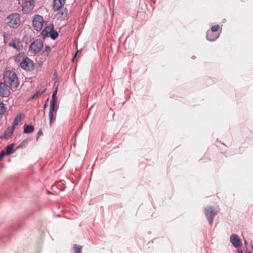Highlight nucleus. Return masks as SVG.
Instances as JSON below:
<instances>
[{
  "label": "nucleus",
  "instance_id": "f257e3e1",
  "mask_svg": "<svg viewBox=\"0 0 253 253\" xmlns=\"http://www.w3.org/2000/svg\"><path fill=\"white\" fill-rule=\"evenodd\" d=\"M4 83L8 84L11 87L16 88L19 85V82L16 74L13 71H7L3 75Z\"/></svg>",
  "mask_w": 253,
  "mask_h": 253
},
{
  "label": "nucleus",
  "instance_id": "f03ea898",
  "mask_svg": "<svg viewBox=\"0 0 253 253\" xmlns=\"http://www.w3.org/2000/svg\"><path fill=\"white\" fill-rule=\"evenodd\" d=\"M7 25L13 28H16L21 24L20 15L18 13H13L7 17Z\"/></svg>",
  "mask_w": 253,
  "mask_h": 253
},
{
  "label": "nucleus",
  "instance_id": "7ed1b4c3",
  "mask_svg": "<svg viewBox=\"0 0 253 253\" xmlns=\"http://www.w3.org/2000/svg\"><path fill=\"white\" fill-rule=\"evenodd\" d=\"M43 43L40 39H37L32 42L29 47V51L34 54L39 53L43 47Z\"/></svg>",
  "mask_w": 253,
  "mask_h": 253
},
{
  "label": "nucleus",
  "instance_id": "20e7f679",
  "mask_svg": "<svg viewBox=\"0 0 253 253\" xmlns=\"http://www.w3.org/2000/svg\"><path fill=\"white\" fill-rule=\"evenodd\" d=\"M217 213V211L212 206H208L206 208L205 214L211 225H212L214 217Z\"/></svg>",
  "mask_w": 253,
  "mask_h": 253
},
{
  "label": "nucleus",
  "instance_id": "39448f33",
  "mask_svg": "<svg viewBox=\"0 0 253 253\" xmlns=\"http://www.w3.org/2000/svg\"><path fill=\"white\" fill-rule=\"evenodd\" d=\"M43 23V17L40 15H35L32 21L33 26L34 29L37 31L42 30Z\"/></svg>",
  "mask_w": 253,
  "mask_h": 253
},
{
  "label": "nucleus",
  "instance_id": "423d86ee",
  "mask_svg": "<svg viewBox=\"0 0 253 253\" xmlns=\"http://www.w3.org/2000/svg\"><path fill=\"white\" fill-rule=\"evenodd\" d=\"M20 67L27 71H31L33 69L34 62L28 57H25L23 59L20 63Z\"/></svg>",
  "mask_w": 253,
  "mask_h": 253
},
{
  "label": "nucleus",
  "instance_id": "0eeeda50",
  "mask_svg": "<svg viewBox=\"0 0 253 253\" xmlns=\"http://www.w3.org/2000/svg\"><path fill=\"white\" fill-rule=\"evenodd\" d=\"M34 0L25 1L22 4V11L24 13L30 12L34 7Z\"/></svg>",
  "mask_w": 253,
  "mask_h": 253
},
{
  "label": "nucleus",
  "instance_id": "6e6552de",
  "mask_svg": "<svg viewBox=\"0 0 253 253\" xmlns=\"http://www.w3.org/2000/svg\"><path fill=\"white\" fill-rule=\"evenodd\" d=\"M56 104L50 103V109L49 112V118L50 126H51L53 122L56 119V111L57 108L56 107Z\"/></svg>",
  "mask_w": 253,
  "mask_h": 253
},
{
  "label": "nucleus",
  "instance_id": "1a4fd4ad",
  "mask_svg": "<svg viewBox=\"0 0 253 253\" xmlns=\"http://www.w3.org/2000/svg\"><path fill=\"white\" fill-rule=\"evenodd\" d=\"M10 93V87L7 84L5 83H0V96L6 97Z\"/></svg>",
  "mask_w": 253,
  "mask_h": 253
},
{
  "label": "nucleus",
  "instance_id": "9d476101",
  "mask_svg": "<svg viewBox=\"0 0 253 253\" xmlns=\"http://www.w3.org/2000/svg\"><path fill=\"white\" fill-rule=\"evenodd\" d=\"M9 46L13 47L17 51H20L23 49V45L19 39L14 38L8 44Z\"/></svg>",
  "mask_w": 253,
  "mask_h": 253
},
{
  "label": "nucleus",
  "instance_id": "9b49d317",
  "mask_svg": "<svg viewBox=\"0 0 253 253\" xmlns=\"http://www.w3.org/2000/svg\"><path fill=\"white\" fill-rule=\"evenodd\" d=\"M230 241L232 245L235 248L239 247L241 244V240L237 234L231 235L230 237Z\"/></svg>",
  "mask_w": 253,
  "mask_h": 253
},
{
  "label": "nucleus",
  "instance_id": "f8f14e48",
  "mask_svg": "<svg viewBox=\"0 0 253 253\" xmlns=\"http://www.w3.org/2000/svg\"><path fill=\"white\" fill-rule=\"evenodd\" d=\"M54 29L53 24H50L47 26L41 32V35L43 38L45 39L48 37L49 34Z\"/></svg>",
  "mask_w": 253,
  "mask_h": 253
},
{
  "label": "nucleus",
  "instance_id": "ddd939ff",
  "mask_svg": "<svg viewBox=\"0 0 253 253\" xmlns=\"http://www.w3.org/2000/svg\"><path fill=\"white\" fill-rule=\"evenodd\" d=\"M219 37V35L217 33H213L211 31H208L207 34V39L210 41H213Z\"/></svg>",
  "mask_w": 253,
  "mask_h": 253
},
{
  "label": "nucleus",
  "instance_id": "4468645a",
  "mask_svg": "<svg viewBox=\"0 0 253 253\" xmlns=\"http://www.w3.org/2000/svg\"><path fill=\"white\" fill-rule=\"evenodd\" d=\"M64 0H54L53 9L54 10H58L63 6Z\"/></svg>",
  "mask_w": 253,
  "mask_h": 253
},
{
  "label": "nucleus",
  "instance_id": "2eb2a0df",
  "mask_svg": "<svg viewBox=\"0 0 253 253\" xmlns=\"http://www.w3.org/2000/svg\"><path fill=\"white\" fill-rule=\"evenodd\" d=\"M15 129H13V127L12 126L11 128H8L5 132L3 136V138L9 139L11 138L13 134V132Z\"/></svg>",
  "mask_w": 253,
  "mask_h": 253
},
{
  "label": "nucleus",
  "instance_id": "dca6fc26",
  "mask_svg": "<svg viewBox=\"0 0 253 253\" xmlns=\"http://www.w3.org/2000/svg\"><path fill=\"white\" fill-rule=\"evenodd\" d=\"M23 116L22 114L17 115L13 122V129H15L16 126L18 125V124L22 120V117Z\"/></svg>",
  "mask_w": 253,
  "mask_h": 253
},
{
  "label": "nucleus",
  "instance_id": "f3484780",
  "mask_svg": "<svg viewBox=\"0 0 253 253\" xmlns=\"http://www.w3.org/2000/svg\"><path fill=\"white\" fill-rule=\"evenodd\" d=\"M34 130V126L32 125H28L25 124L24 125V133H30L33 132Z\"/></svg>",
  "mask_w": 253,
  "mask_h": 253
},
{
  "label": "nucleus",
  "instance_id": "a211bd4d",
  "mask_svg": "<svg viewBox=\"0 0 253 253\" xmlns=\"http://www.w3.org/2000/svg\"><path fill=\"white\" fill-rule=\"evenodd\" d=\"M13 147L14 144H9L7 146L5 149V153H6L7 155L11 154L14 152Z\"/></svg>",
  "mask_w": 253,
  "mask_h": 253
},
{
  "label": "nucleus",
  "instance_id": "6ab92c4d",
  "mask_svg": "<svg viewBox=\"0 0 253 253\" xmlns=\"http://www.w3.org/2000/svg\"><path fill=\"white\" fill-rule=\"evenodd\" d=\"M57 89H56L55 90H54L52 93V99L50 101V103L53 104H57Z\"/></svg>",
  "mask_w": 253,
  "mask_h": 253
},
{
  "label": "nucleus",
  "instance_id": "aec40b11",
  "mask_svg": "<svg viewBox=\"0 0 253 253\" xmlns=\"http://www.w3.org/2000/svg\"><path fill=\"white\" fill-rule=\"evenodd\" d=\"M50 51H51L50 47L48 45L46 46L43 48V50L42 52V55H43L44 56H47L49 54V52H50Z\"/></svg>",
  "mask_w": 253,
  "mask_h": 253
},
{
  "label": "nucleus",
  "instance_id": "412c9836",
  "mask_svg": "<svg viewBox=\"0 0 253 253\" xmlns=\"http://www.w3.org/2000/svg\"><path fill=\"white\" fill-rule=\"evenodd\" d=\"M58 33L57 31H54V29L51 32V33L49 34L48 36H49L52 40H55L58 37Z\"/></svg>",
  "mask_w": 253,
  "mask_h": 253
},
{
  "label": "nucleus",
  "instance_id": "4be33fe9",
  "mask_svg": "<svg viewBox=\"0 0 253 253\" xmlns=\"http://www.w3.org/2000/svg\"><path fill=\"white\" fill-rule=\"evenodd\" d=\"M82 250V246L76 245V244L74 245V251L75 253H81Z\"/></svg>",
  "mask_w": 253,
  "mask_h": 253
},
{
  "label": "nucleus",
  "instance_id": "5701e85b",
  "mask_svg": "<svg viewBox=\"0 0 253 253\" xmlns=\"http://www.w3.org/2000/svg\"><path fill=\"white\" fill-rule=\"evenodd\" d=\"M6 107L5 106L4 103H0V115L3 114L6 111Z\"/></svg>",
  "mask_w": 253,
  "mask_h": 253
},
{
  "label": "nucleus",
  "instance_id": "b1692460",
  "mask_svg": "<svg viewBox=\"0 0 253 253\" xmlns=\"http://www.w3.org/2000/svg\"><path fill=\"white\" fill-rule=\"evenodd\" d=\"M29 140L28 139H26L24 140H23L19 145L17 147L18 148H21V147H26L28 143H29Z\"/></svg>",
  "mask_w": 253,
  "mask_h": 253
},
{
  "label": "nucleus",
  "instance_id": "393cba45",
  "mask_svg": "<svg viewBox=\"0 0 253 253\" xmlns=\"http://www.w3.org/2000/svg\"><path fill=\"white\" fill-rule=\"evenodd\" d=\"M45 92V90H42V91H40V90H38V91H37V92L34 94L33 96H32V98H34L35 97H40L41 96V95Z\"/></svg>",
  "mask_w": 253,
  "mask_h": 253
},
{
  "label": "nucleus",
  "instance_id": "a878e982",
  "mask_svg": "<svg viewBox=\"0 0 253 253\" xmlns=\"http://www.w3.org/2000/svg\"><path fill=\"white\" fill-rule=\"evenodd\" d=\"M219 28V26L218 25H214L211 27V31H212L213 33L216 32L218 31Z\"/></svg>",
  "mask_w": 253,
  "mask_h": 253
},
{
  "label": "nucleus",
  "instance_id": "bb28decb",
  "mask_svg": "<svg viewBox=\"0 0 253 253\" xmlns=\"http://www.w3.org/2000/svg\"><path fill=\"white\" fill-rule=\"evenodd\" d=\"M42 135H43V132H42V129H40L38 132L37 136L36 138L37 140H38V139L40 136Z\"/></svg>",
  "mask_w": 253,
  "mask_h": 253
},
{
  "label": "nucleus",
  "instance_id": "cd10ccee",
  "mask_svg": "<svg viewBox=\"0 0 253 253\" xmlns=\"http://www.w3.org/2000/svg\"><path fill=\"white\" fill-rule=\"evenodd\" d=\"M6 154L5 151L3 150L0 153V161L2 159L4 156Z\"/></svg>",
  "mask_w": 253,
  "mask_h": 253
},
{
  "label": "nucleus",
  "instance_id": "c85d7f7f",
  "mask_svg": "<svg viewBox=\"0 0 253 253\" xmlns=\"http://www.w3.org/2000/svg\"><path fill=\"white\" fill-rule=\"evenodd\" d=\"M22 57V56L20 55H18L16 57V61H20V58Z\"/></svg>",
  "mask_w": 253,
  "mask_h": 253
},
{
  "label": "nucleus",
  "instance_id": "c756f323",
  "mask_svg": "<svg viewBox=\"0 0 253 253\" xmlns=\"http://www.w3.org/2000/svg\"><path fill=\"white\" fill-rule=\"evenodd\" d=\"M58 14L63 15L64 12H59L57 14V15H58Z\"/></svg>",
  "mask_w": 253,
  "mask_h": 253
},
{
  "label": "nucleus",
  "instance_id": "7c9ffc66",
  "mask_svg": "<svg viewBox=\"0 0 253 253\" xmlns=\"http://www.w3.org/2000/svg\"><path fill=\"white\" fill-rule=\"evenodd\" d=\"M48 106V104L47 103H45V104L44 105V108H46Z\"/></svg>",
  "mask_w": 253,
  "mask_h": 253
},
{
  "label": "nucleus",
  "instance_id": "2f4dec72",
  "mask_svg": "<svg viewBox=\"0 0 253 253\" xmlns=\"http://www.w3.org/2000/svg\"><path fill=\"white\" fill-rule=\"evenodd\" d=\"M238 253H244L242 250H238Z\"/></svg>",
  "mask_w": 253,
  "mask_h": 253
},
{
  "label": "nucleus",
  "instance_id": "473e14b6",
  "mask_svg": "<svg viewBox=\"0 0 253 253\" xmlns=\"http://www.w3.org/2000/svg\"><path fill=\"white\" fill-rule=\"evenodd\" d=\"M244 243L246 245L247 244V242L246 240H244Z\"/></svg>",
  "mask_w": 253,
  "mask_h": 253
},
{
  "label": "nucleus",
  "instance_id": "72a5a7b5",
  "mask_svg": "<svg viewBox=\"0 0 253 253\" xmlns=\"http://www.w3.org/2000/svg\"><path fill=\"white\" fill-rule=\"evenodd\" d=\"M77 54H78V52H76V55H75V56H74V58H75V57H76V55H77Z\"/></svg>",
  "mask_w": 253,
  "mask_h": 253
},
{
  "label": "nucleus",
  "instance_id": "f704fd0d",
  "mask_svg": "<svg viewBox=\"0 0 253 253\" xmlns=\"http://www.w3.org/2000/svg\"><path fill=\"white\" fill-rule=\"evenodd\" d=\"M1 118L0 117V126L1 125Z\"/></svg>",
  "mask_w": 253,
  "mask_h": 253
},
{
  "label": "nucleus",
  "instance_id": "c9c22d12",
  "mask_svg": "<svg viewBox=\"0 0 253 253\" xmlns=\"http://www.w3.org/2000/svg\"><path fill=\"white\" fill-rule=\"evenodd\" d=\"M252 253L251 251H249V252H248V253Z\"/></svg>",
  "mask_w": 253,
  "mask_h": 253
}]
</instances>
